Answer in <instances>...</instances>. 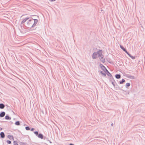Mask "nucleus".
Masks as SVG:
<instances>
[{
  "instance_id": "nucleus-22",
  "label": "nucleus",
  "mask_w": 145,
  "mask_h": 145,
  "mask_svg": "<svg viewBox=\"0 0 145 145\" xmlns=\"http://www.w3.org/2000/svg\"><path fill=\"white\" fill-rule=\"evenodd\" d=\"M15 125H20V122L19 121H16L15 123Z\"/></svg>"
},
{
  "instance_id": "nucleus-40",
  "label": "nucleus",
  "mask_w": 145,
  "mask_h": 145,
  "mask_svg": "<svg viewBox=\"0 0 145 145\" xmlns=\"http://www.w3.org/2000/svg\"><path fill=\"white\" fill-rule=\"evenodd\" d=\"M111 126H112L113 125V123H112L111 124Z\"/></svg>"
},
{
  "instance_id": "nucleus-8",
  "label": "nucleus",
  "mask_w": 145,
  "mask_h": 145,
  "mask_svg": "<svg viewBox=\"0 0 145 145\" xmlns=\"http://www.w3.org/2000/svg\"><path fill=\"white\" fill-rule=\"evenodd\" d=\"M100 59V60L103 63H104L105 62V60L104 58L103 57V56L102 55L101 57H99Z\"/></svg>"
},
{
  "instance_id": "nucleus-24",
  "label": "nucleus",
  "mask_w": 145,
  "mask_h": 145,
  "mask_svg": "<svg viewBox=\"0 0 145 145\" xmlns=\"http://www.w3.org/2000/svg\"><path fill=\"white\" fill-rule=\"evenodd\" d=\"M115 88H116L117 89H120V90H121V89L120 88V87L118 86V85L116 83V85L115 86Z\"/></svg>"
},
{
  "instance_id": "nucleus-4",
  "label": "nucleus",
  "mask_w": 145,
  "mask_h": 145,
  "mask_svg": "<svg viewBox=\"0 0 145 145\" xmlns=\"http://www.w3.org/2000/svg\"><path fill=\"white\" fill-rule=\"evenodd\" d=\"M34 20V22L33 23L32 25L33 27H34L37 24L38 22V20L37 19H33V20Z\"/></svg>"
},
{
  "instance_id": "nucleus-21",
  "label": "nucleus",
  "mask_w": 145,
  "mask_h": 145,
  "mask_svg": "<svg viewBox=\"0 0 145 145\" xmlns=\"http://www.w3.org/2000/svg\"><path fill=\"white\" fill-rule=\"evenodd\" d=\"M19 143L20 145H25L26 144V143L22 142L20 141Z\"/></svg>"
},
{
  "instance_id": "nucleus-42",
  "label": "nucleus",
  "mask_w": 145,
  "mask_h": 145,
  "mask_svg": "<svg viewBox=\"0 0 145 145\" xmlns=\"http://www.w3.org/2000/svg\"><path fill=\"white\" fill-rule=\"evenodd\" d=\"M109 63H111V62H109V61H108Z\"/></svg>"
},
{
  "instance_id": "nucleus-19",
  "label": "nucleus",
  "mask_w": 145,
  "mask_h": 145,
  "mask_svg": "<svg viewBox=\"0 0 145 145\" xmlns=\"http://www.w3.org/2000/svg\"><path fill=\"white\" fill-rule=\"evenodd\" d=\"M127 77L128 78L131 79H134L135 78V77L134 76L130 75H128Z\"/></svg>"
},
{
  "instance_id": "nucleus-14",
  "label": "nucleus",
  "mask_w": 145,
  "mask_h": 145,
  "mask_svg": "<svg viewBox=\"0 0 145 145\" xmlns=\"http://www.w3.org/2000/svg\"><path fill=\"white\" fill-rule=\"evenodd\" d=\"M120 48L122 49L125 52L127 50L122 45H120Z\"/></svg>"
},
{
  "instance_id": "nucleus-26",
  "label": "nucleus",
  "mask_w": 145,
  "mask_h": 145,
  "mask_svg": "<svg viewBox=\"0 0 145 145\" xmlns=\"http://www.w3.org/2000/svg\"><path fill=\"white\" fill-rule=\"evenodd\" d=\"M34 133L37 136H38V135H39V132L38 131H35L34 132Z\"/></svg>"
},
{
  "instance_id": "nucleus-31",
  "label": "nucleus",
  "mask_w": 145,
  "mask_h": 145,
  "mask_svg": "<svg viewBox=\"0 0 145 145\" xmlns=\"http://www.w3.org/2000/svg\"><path fill=\"white\" fill-rule=\"evenodd\" d=\"M132 59H135V57L134 56H131V57H130Z\"/></svg>"
},
{
  "instance_id": "nucleus-37",
  "label": "nucleus",
  "mask_w": 145,
  "mask_h": 145,
  "mask_svg": "<svg viewBox=\"0 0 145 145\" xmlns=\"http://www.w3.org/2000/svg\"><path fill=\"white\" fill-rule=\"evenodd\" d=\"M2 130V128H1V127H0V131H1Z\"/></svg>"
},
{
  "instance_id": "nucleus-28",
  "label": "nucleus",
  "mask_w": 145,
  "mask_h": 145,
  "mask_svg": "<svg viewBox=\"0 0 145 145\" xmlns=\"http://www.w3.org/2000/svg\"><path fill=\"white\" fill-rule=\"evenodd\" d=\"M42 139H44V140H48V138L44 136H43L42 138Z\"/></svg>"
},
{
  "instance_id": "nucleus-32",
  "label": "nucleus",
  "mask_w": 145,
  "mask_h": 145,
  "mask_svg": "<svg viewBox=\"0 0 145 145\" xmlns=\"http://www.w3.org/2000/svg\"><path fill=\"white\" fill-rule=\"evenodd\" d=\"M125 52V53H126L128 56L129 55V54H129L127 51V50H126Z\"/></svg>"
},
{
  "instance_id": "nucleus-29",
  "label": "nucleus",
  "mask_w": 145,
  "mask_h": 145,
  "mask_svg": "<svg viewBox=\"0 0 145 145\" xmlns=\"http://www.w3.org/2000/svg\"><path fill=\"white\" fill-rule=\"evenodd\" d=\"M111 82V83L112 85L114 86V87H115L116 85L115 84V83L114 82L112 81Z\"/></svg>"
},
{
  "instance_id": "nucleus-38",
  "label": "nucleus",
  "mask_w": 145,
  "mask_h": 145,
  "mask_svg": "<svg viewBox=\"0 0 145 145\" xmlns=\"http://www.w3.org/2000/svg\"><path fill=\"white\" fill-rule=\"evenodd\" d=\"M132 55L130 54L129 55V56L130 57H131V56Z\"/></svg>"
},
{
  "instance_id": "nucleus-18",
  "label": "nucleus",
  "mask_w": 145,
  "mask_h": 145,
  "mask_svg": "<svg viewBox=\"0 0 145 145\" xmlns=\"http://www.w3.org/2000/svg\"><path fill=\"white\" fill-rule=\"evenodd\" d=\"M5 118L6 120H10L11 119V118L8 115H7L5 116Z\"/></svg>"
},
{
  "instance_id": "nucleus-15",
  "label": "nucleus",
  "mask_w": 145,
  "mask_h": 145,
  "mask_svg": "<svg viewBox=\"0 0 145 145\" xmlns=\"http://www.w3.org/2000/svg\"><path fill=\"white\" fill-rule=\"evenodd\" d=\"M5 107V105L3 104L2 103H0V109H3Z\"/></svg>"
},
{
  "instance_id": "nucleus-16",
  "label": "nucleus",
  "mask_w": 145,
  "mask_h": 145,
  "mask_svg": "<svg viewBox=\"0 0 145 145\" xmlns=\"http://www.w3.org/2000/svg\"><path fill=\"white\" fill-rule=\"evenodd\" d=\"M125 82V80L124 79H122L121 80L119 81L118 83L120 84H123Z\"/></svg>"
},
{
  "instance_id": "nucleus-25",
  "label": "nucleus",
  "mask_w": 145,
  "mask_h": 145,
  "mask_svg": "<svg viewBox=\"0 0 145 145\" xmlns=\"http://www.w3.org/2000/svg\"><path fill=\"white\" fill-rule=\"evenodd\" d=\"M25 129L26 130L28 131L30 129V128L29 126H26L25 127Z\"/></svg>"
},
{
  "instance_id": "nucleus-33",
  "label": "nucleus",
  "mask_w": 145,
  "mask_h": 145,
  "mask_svg": "<svg viewBox=\"0 0 145 145\" xmlns=\"http://www.w3.org/2000/svg\"><path fill=\"white\" fill-rule=\"evenodd\" d=\"M35 130V129L34 128H31V129H30V130L31 131H33L34 130Z\"/></svg>"
},
{
  "instance_id": "nucleus-34",
  "label": "nucleus",
  "mask_w": 145,
  "mask_h": 145,
  "mask_svg": "<svg viewBox=\"0 0 145 145\" xmlns=\"http://www.w3.org/2000/svg\"><path fill=\"white\" fill-rule=\"evenodd\" d=\"M56 0H49V1H51V2H53V1H56Z\"/></svg>"
},
{
  "instance_id": "nucleus-30",
  "label": "nucleus",
  "mask_w": 145,
  "mask_h": 145,
  "mask_svg": "<svg viewBox=\"0 0 145 145\" xmlns=\"http://www.w3.org/2000/svg\"><path fill=\"white\" fill-rule=\"evenodd\" d=\"M7 143L9 144H11V142L9 140H7Z\"/></svg>"
},
{
  "instance_id": "nucleus-7",
  "label": "nucleus",
  "mask_w": 145,
  "mask_h": 145,
  "mask_svg": "<svg viewBox=\"0 0 145 145\" xmlns=\"http://www.w3.org/2000/svg\"><path fill=\"white\" fill-rule=\"evenodd\" d=\"M5 114V112L4 111L1 112L0 113V117L2 118L4 117Z\"/></svg>"
},
{
  "instance_id": "nucleus-39",
  "label": "nucleus",
  "mask_w": 145,
  "mask_h": 145,
  "mask_svg": "<svg viewBox=\"0 0 145 145\" xmlns=\"http://www.w3.org/2000/svg\"><path fill=\"white\" fill-rule=\"evenodd\" d=\"M129 94V92H128V93H126V95H127Z\"/></svg>"
},
{
  "instance_id": "nucleus-17",
  "label": "nucleus",
  "mask_w": 145,
  "mask_h": 145,
  "mask_svg": "<svg viewBox=\"0 0 145 145\" xmlns=\"http://www.w3.org/2000/svg\"><path fill=\"white\" fill-rule=\"evenodd\" d=\"M43 136V135L42 133H40L38 135V136L37 137L39 138H40L41 139H42V138Z\"/></svg>"
},
{
  "instance_id": "nucleus-2",
  "label": "nucleus",
  "mask_w": 145,
  "mask_h": 145,
  "mask_svg": "<svg viewBox=\"0 0 145 145\" xmlns=\"http://www.w3.org/2000/svg\"><path fill=\"white\" fill-rule=\"evenodd\" d=\"M99 66L101 68V69L104 72L107 69L101 63L99 64Z\"/></svg>"
},
{
  "instance_id": "nucleus-35",
  "label": "nucleus",
  "mask_w": 145,
  "mask_h": 145,
  "mask_svg": "<svg viewBox=\"0 0 145 145\" xmlns=\"http://www.w3.org/2000/svg\"><path fill=\"white\" fill-rule=\"evenodd\" d=\"M48 140L49 141V142L50 143H52V142L51 141H50L48 139Z\"/></svg>"
},
{
  "instance_id": "nucleus-12",
  "label": "nucleus",
  "mask_w": 145,
  "mask_h": 145,
  "mask_svg": "<svg viewBox=\"0 0 145 145\" xmlns=\"http://www.w3.org/2000/svg\"><path fill=\"white\" fill-rule=\"evenodd\" d=\"M109 79L110 81H111V82H112V81L114 82H115V83L116 84V83L115 80H114V78H113V76H111V77H110Z\"/></svg>"
},
{
  "instance_id": "nucleus-13",
  "label": "nucleus",
  "mask_w": 145,
  "mask_h": 145,
  "mask_svg": "<svg viewBox=\"0 0 145 145\" xmlns=\"http://www.w3.org/2000/svg\"><path fill=\"white\" fill-rule=\"evenodd\" d=\"M115 77L116 79H120L121 78V75L120 74H117L115 75Z\"/></svg>"
},
{
  "instance_id": "nucleus-27",
  "label": "nucleus",
  "mask_w": 145,
  "mask_h": 145,
  "mask_svg": "<svg viewBox=\"0 0 145 145\" xmlns=\"http://www.w3.org/2000/svg\"><path fill=\"white\" fill-rule=\"evenodd\" d=\"M13 145H18L17 142L16 141H13Z\"/></svg>"
},
{
  "instance_id": "nucleus-9",
  "label": "nucleus",
  "mask_w": 145,
  "mask_h": 145,
  "mask_svg": "<svg viewBox=\"0 0 145 145\" xmlns=\"http://www.w3.org/2000/svg\"><path fill=\"white\" fill-rule=\"evenodd\" d=\"M29 19V17H26L21 22V24H23L27 20H28Z\"/></svg>"
},
{
  "instance_id": "nucleus-3",
  "label": "nucleus",
  "mask_w": 145,
  "mask_h": 145,
  "mask_svg": "<svg viewBox=\"0 0 145 145\" xmlns=\"http://www.w3.org/2000/svg\"><path fill=\"white\" fill-rule=\"evenodd\" d=\"M97 54H98V55L99 57H100L102 56V50H100L98 51L97 52Z\"/></svg>"
},
{
  "instance_id": "nucleus-36",
  "label": "nucleus",
  "mask_w": 145,
  "mask_h": 145,
  "mask_svg": "<svg viewBox=\"0 0 145 145\" xmlns=\"http://www.w3.org/2000/svg\"><path fill=\"white\" fill-rule=\"evenodd\" d=\"M69 145H74V144L72 143H70Z\"/></svg>"
},
{
  "instance_id": "nucleus-5",
  "label": "nucleus",
  "mask_w": 145,
  "mask_h": 145,
  "mask_svg": "<svg viewBox=\"0 0 145 145\" xmlns=\"http://www.w3.org/2000/svg\"><path fill=\"white\" fill-rule=\"evenodd\" d=\"M93 59H96L97 57V53L96 52H94L92 56Z\"/></svg>"
},
{
  "instance_id": "nucleus-23",
  "label": "nucleus",
  "mask_w": 145,
  "mask_h": 145,
  "mask_svg": "<svg viewBox=\"0 0 145 145\" xmlns=\"http://www.w3.org/2000/svg\"><path fill=\"white\" fill-rule=\"evenodd\" d=\"M100 73L102 75L104 76L105 77L106 76V73L103 72L102 71H100Z\"/></svg>"
},
{
  "instance_id": "nucleus-1",
  "label": "nucleus",
  "mask_w": 145,
  "mask_h": 145,
  "mask_svg": "<svg viewBox=\"0 0 145 145\" xmlns=\"http://www.w3.org/2000/svg\"><path fill=\"white\" fill-rule=\"evenodd\" d=\"M33 22V18H32L31 19L29 20L26 25V27L29 28L30 29L34 27L32 26Z\"/></svg>"
},
{
  "instance_id": "nucleus-20",
  "label": "nucleus",
  "mask_w": 145,
  "mask_h": 145,
  "mask_svg": "<svg viewBox=\"0 0 145 145\" xmlns=\"http://www.w3.org/2000/svg\"><path fill=\"white\" fill-rule=\"evenodd\" d=\"M131 84L129 83H127L126 84L125 87L127 88H128L130 86Z\"/></svg>"
},
{
  "instance_id": "nucleus-11",
  "label": "nucleus",
  "mask_w": 145,
  "mask_h": 145,
  "mask_svg": "<svg viewBox=\"0 0 145 145\" xmlns=\"http://www.w3.org/2000/svg\"><path fill=\"white\" fill-rule=\"evenodd\" d=\"M7 137L10 140H14V137L12 135H8Z\"/></svg>"
},
{
  "instance_id": "nucleus-10",
  "label": "nucleus",
  "mask_w": 145,
  "mask_h": 145,
  "mask_svg": "<svg viewBox=\"0 0 145 145\" xmlns=\"http://www.w3.org/2000/svg\"><path fill=\"white\" fill-rule=\"evenodd\" d=\"M0 137L2 138H4L5 137V134L3 132H1L0 133Z\"/></svg>"
},
{
  "instance_id": "nucleus-6",
  "label": "nucleus",
  "mask_w": 145,
  "mask_h": 145,
  "mask_svg": "<svg viewBox=\"0 0 145 145\" xmlns=\"http://www.w3.org/2000/svg\"><path fill=\"white\" fill-rule=\"evenodd\" d=\"M105 72L106 73V74L110 77L111 76H112V75L111 74V73L108 71L107 69L106 70Z\"/></svg>"
},
{
  "instance_id": "nucleus-41",
  "label": "nucleus",
  "mask_w": 145,
  "mask_h": 145,
  "mask_svg": "<svg viewBox=\"0 0 145 145\" xmlns=\"http://www.w3.org/2000/svg\"><path fill=\"white\" fill-rule=\"evenodd\" d=\"M10 122L12 124V123H13L12 122V121H10Z\"/></svg>"
}]
</instances>
